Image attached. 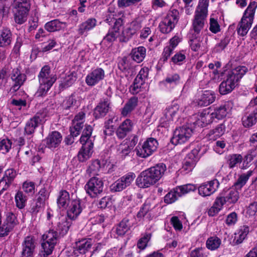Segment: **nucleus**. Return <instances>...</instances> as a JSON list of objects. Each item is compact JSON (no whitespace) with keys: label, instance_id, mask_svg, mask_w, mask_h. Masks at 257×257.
Segmentation results:
<instances>
[{"label":"nucleus","instance_id":"nucleus-1","mask_svg":"<svg viewBox=\"0 0 257 257\" xmlns=\"http://www.w3.org/2000/svg\"><path fill=\"white\" fill-rule=\"evenodd\" d=\"M166 166L159 163L142 172L136 180V185L141 188H147L156 184L164 175Z\"/></svg>","mask_w":257,"mask_h":257},{"label":"nucleus","instance_id":"nucleus-2","mask_svg":"<svg viewBox=\"0 0 257 257\" xmlns=\"http://www.w3.org/2000/svg\"><path fill=\"white\" fill-rule=\"evenodd\" d=\"M248 69L239 66L228 71L226 79L222 81L219 87V93L225 95L231 92L237 84L238 81L247 72Z\"/></svg>","mask_w":257,"mask_h":257},{"label":"nucleus","instance_id":"nucleus-3","mask_svg":"<svg viewBox=\"0 0 257 257\" xmlns=\"http://www.w3.org/2000/svg\"><path fill=\"white\" fill-rule=\"evenodd\" d=\"M92 127L89 125H85L80 139L82 147L78 152L77 157L80 162H85L89 159L93 153L94 139L91 137Z\"/></svg>","mask_w":257,"mask_h":257},{"label":"nucleus","instance_id":"nucleus-4","mask_svg":"<svg viewBox=\"0 0 257 257\" xmlns=\"http://www.w3.org/2000/svg\"><path fill=\"white\" fill-rule=\"evenodd\" d=\"M39 86L36 93L38 97L46 96L57 80L56 75L51 73L50 67H43L38 76Z\"/></svg>","mask_w":257,"mask_h":257},{"label":"nucleus","instance_id":"nucleus-5","mask_svg":"<svg viewBox=\"0 0 257 257\" xmlns=\"http://www.w3.org/2000/svg\"><path fill=\"white\" fill-rule=\"evenodd\" d=\"M256 8L257 2L251 1L238 24L237 32L239 36L243 37L247 34L253 23Z\"/></svg>","mask_w":257,"mask_h":257},{"label":"nucleus","instance_id":"nucleus-6","mask_svg":"<svg viewBox=\"0 0 257 257\" xmlns=\"http://www.w3.org/2000/svg\"><path fill=\"white\" fill-rule=\"evenodd\" d=\"M209 0H199L195 12L191 32L199 35L203 29L208 14Z\"/></svg>","mask_w":257,"mask_h":257},{"label":"nucleus","instance_id":"nucleus-7","mask_svg":"<svg viewBox=\"0 0 257 257\" xmlns=\"http://www.w3.org/2000/svg\"><path fill=\"white\" fill-rule=\"evenodd\" d=\"M179 19V13L176 9L169 11L160 22L159 28L163 34L170 33L174 28Z\"/></svg>","mask_w":257,"mask_h":257},{"label":"nucleus","instance_id":"nucleus-8","mask_svg":"<svg viewBox=\"0 0 257 257\" xmlns=\"http://www.w3.org/2000/svg\"><path fill=\"white\" fill-rule=\"evenodd\" d=\"M206 151L207 148L205 146L197 145L187 155L183 164V169L188 171H191L196 162Z\"/></svg>","mask_w":257,"mask_h":257},{"label":"nucleus","instance_id":"nucleus-9","mask_svg":"<svg viewBox=\"0 0 257 257\" xmlns=\"http://www.w3.org/2000/svg\"><path fill=\"white\" fill-rule=\"evenodd\" d=\"M158 143L157 141L153 138L148 139L142 145H139L135 149L136 154L138 156L146 158L157 150Z\"/></svg>","mask_w":257,"mask_h":257},{"label":"nucleus","instance_id":"nucleus-10","mask_svg":"<svg viewBox=\"0 0 257 257\" xmlns=\"http://www.w3.org/2000/svg\"><path fill=\"white\" fill-rule=\"evenodd\" d=\"M104 183L102 180L96 177L91 178L84 186L86 193L91 197L95 198L103 192Z\"/></svg>","mask_w":257,"mask_h":257},{"label":"nucleus","instance_id":"nucleus-11","mask_svg":"<svg viewBox=\"0 0 257 257\" xmlns=\"http://www.w3.org/2000/svg\"><path fill=\"white\" fill-rule=\"evenodd\" d=\"M192 133V128L188 126L178 127L174 131L171 141L175 145L184 144L189 140Z\"/></svg>","mask_w":257,"mask_h":257},{"label":"nucleus","instance_id":"nucleus-12","mask_svg":"<svg viewBox=\"0 0 257 257\" xmlns=\"http://www.w3.org/2000/svg\"><path fill=\"white\" fill-rule=\"evenodd\" d=\"M36 245L37 241L34 236L25 237L22 243L21 257H34Z\"/></svg>","mask_w":257,"mask_h":257},{"label":"nucleus","instance_id":"nucleus-13","mask_svg":"<svg viewBox=\"0 0 257 257\" xmlns=\"http://www.w3.org/2000/svg\"><path fill=\"white\" fill-rule=\"evenodd\" d=\"M105 77L103 69L97 68L89 72L85 77V83L89 86H93L102 80Z\"/></svg>","mask_w":257,"mask_h":257},{"label":"nucleus","instance_id":"nucleus-14","mask_svg":"<svg viewBox=\"0 0 257 257\" xmlns=\"http://www.w3.org/2000/svg\"><path fill=\"white\" fill-rule=\"evenodd\" d=\"M219 184L217 179L203 183L198 187V193L203 197L210 196L217 190Z\"/></svg>","mask_w":257,"mask_h":257},{"label":"nucleus","instance_id":"nucleus-15","mask_svg":"<svg viewBox=\"0 0 257 257\" xmlns=\"http://www.w3.org/2000/svg\"><path fill=\"white\" fill-rule=\"evenodd\" d=\"M83 209V206L79 198L72 199L67 211L68 217L71 220L76 219L80 214Z\"/></svg>","mask_w":257,"mask_h":257},{"label":"nucleus","instance_id":"nucleus-16","mask_svg":"<svg viewBox=\"0 0 257 257\" xmlns=\"http://www.w3.org/2000/svg\"><path fill=\"white\" fill-rule=\"evenodd\" d=\"M46 116L45 112L37 113L27 122L25 127L26 133L28 135L33 134L38 125L45 120Z\"/></svg>","mask_w":257,"mask_h":257},{"label":"nucleus","instance_id":"nucleus-17","mask_svg":"<svg viewBox=\"0 0 257 257\" xmlns=\"http://www.w3.org/2000/svg\"><path fill=\"white\" fill-rule=\"evenodd\" d=\"M142 27V21L139 18L136 19L128 24L127 27L122 32L124 37L123 41L126 42L132 38L134 35L137 34Z\"/></svg>","mask_w":257,"mask_h":257},{"label":"nucleus","instance_id":"nucleus-18","mask_svg":"<svg viewBox=\"0 0 257 257\" xmlns=\"http://www.w3.org/2000/svg\"><path fill=\"white\" fill-rule=\"evenodd\" d=\"M232 108V104L225 102L223 104L216 106L211 109L215 119H222L229 114Z\"/></svg>","mask_w":257,"mask_h":257},{"label":"nucleus","instance_id":"nucleus-19","mask_svg":"<svg viewBox=\"0 0 257 257\" xmlns=\"http://www.w3.org/2000/svg\"><path fill=\"white\" fill-rule=\"evenodd\" d=\"M123 22L122 19H118L116 21L113 26L110 28L106 35L104 37L103 40L108 42L114 41L120 35V29L122 26Z\"/></svg>","mask_w":257,"mask_h":257},{"label":"nucleus","instance_id":"nucleus-20","mask_svg":"<svg viewBox=\"0 0 257 257\" xmlns=\"http://www.w3.org/2000/svg\"><path fill=\"white\" fill-rule=\"evenodd\" d=\"M92 244L91 238H82L75 242L73 246V253L76 256L80 254H85L90 249Z\"/></svg>","mask_w":257,"mask_h":257},{"label":"nucleus","instance_id":"nucleus-21","mask_svg":"<svg viewBox=\"0 0 257 257\" xmlns=\"http://www.w3.org/2000/svg\"><path fill=\"white\" fill-rule=\"evenodd\" d=\"M80 105V100L78 97L74 94H72L66 97L63 101L61 106L64 110L74 111Z\"/></svg>","mask_w":257,"mask_h":257},{"label":"nucleus","instance_id":"nucleus-22","mask_svg":"<svg viewBox=\"0 0 257 257\" xmlns=\"http://www.w3.org/2000/svg\"><path fill=\"white\" fill-rule=\"evenodd\" d=\"M11 78L14 82L12 89L14 91H16L23 84L26 79V76L21 72L19 67H17L13 69L11 73Z\"/></svg>","mask_w":257,"mask_h":257},{"label":"nucleus","instance_id":"nucleus-23","mask_svg":"<svg viewBox=\"0 0 257 257\" xmlns=\"http://www.w3.org/2000/svg\"><path fill=\"white\" fill-rule=\"evenodd\" d=\"M110 102L107 98L102 99L94 110L93 115L96 118L104 116L110 108Z\"/></svg>","mask_w":257,"mask_h":257},{"label":"nucleus","instance_id":"nucleus-24","mask_svg":"<svg viewBox=\"0 0 257 257\" xmlns=\"http://www.w3.org/2000/svg\"><path fill=\"white\" fill-rule=\"evenodd\" d=\"M134 123L130 119H126L122 122L117 128L116 134L117 138L120 139L124 138L126 135L132 131Z\"/></svg>","mask_w":257,"mask_h":257},{"label":"nucleus","instance_id":"nucleus-25","mask_svg":"<svg viewBox=\"0 0 257 257\" xmlns=\"http://www.w3.org/2000/svg\"><path fill=\"white\" fill-rule=\"evenodd\" d=\"M183 107H180L179 104L174 103L165 110L164 115L167 121H172L175 116H179L184 111Z\"/></svg>","mask_w":257,"mask_h":257},{"label":"nucleus","instance_id":"nucleus-26","mask_svg":"<svg viewBox=\"0 0 257 257\" xmlns=\"http://www.w3.org/2000/svg\"><path fill=\"white\" fill-rule=\"evenodd\" d=\"M62 139V137L60 133L57 131L53 132L46 138V146L50 149H55L59 146Z\"/></svg>","mask_w":257,"mask_h":257},{"label":"nucleus","instance_id":"nucleus-27","mask_svg":"<svg viewBox=\"0 0 257 257\" xmlns=\"http://www.w3.org/2000/svg\"><path fill=\"white\" fill-rule=\"evenodd\" d=\"M97 21L94 18H89L78 26L77 32L79 35L86 37L87 32L96 26Z\"/></svg>","mask_w":257,"mask_h":257},{"label":"nucleus","instance_id":"nucleus-28","mask_svg":"<svg viewBox=\"0 0 257 257\" xmlns=\"http://www.w3.org/2000/svg\"><path fill=\"white\" fill-rule=\"evenodd\" d=\"M226 131L225 122L217 125L214 128L210 130L207 135L210 140L215 141L222 136Z\"/></svg>","mask_w":257,"mask_h":257},{"label":"nucleus","instance_id":"nucleus-29","mask_svg":"<svg viewBox=\"0 0 257 257\" xmlns=\"http://www.w3.org/2000/svg\"><path fill=\"white\" fill-rule=\"evenodd\" d=\"M213 114V113L212 110L209 111L207 110H204L200 113L197 121V123L202 127L205 126L210 124L215 119Z\"/></svg>","mask_w":257,"mask_h":257},{"label":"nucleus","instance_id":"nucleus-30","mask_svg":"<svg viewBox=\"0 0 257 257\" xmlns=\"http://www.w3.org/2000/svg\"><path fill=\"white\" fill-rule=\"evenodd\" d=\"M215 99V94L209 90L204 91L197 100L198 105L202 107L206 106L213 103Z\"/></svg>","mask_w":257,"mask_h":257},{"label":"nucleus","instance_id":"nucleus-31","mask_svg":"<svg viewBox=\"0 0 257 257\" xmlns=\"http://www.w3.org/2000/svg\"><path fill=\"white\" fill-rule=\"evenodd\" d=\"M67 26L66 22L60 21L58 19H55L47 22L45 25V29L48 32H53L65 29Z\"/></svg>","mask_w":257,"mask_h":257},{"label":"nucleus","instance_id":"nucleus-32","mask_svg":"<svg viewBox=\"0 0 257 257\" xmlns=\"http://www.w3.org/2000/svg\"><path fill=\"white\" fill-rule=\"evenodd\" d=\"M106 163V161H100L99 160H95L92 162L86 170L87 173L89 176L97 175L99 171L104 167Z\"/></svg>","mask_w":257,"mask_h":257},{"label":"nucleus","instance_id":"nucleus-33","mask_svg":"<svg viewBox=\"0 0 257 257\" xmlns=\"http://www.w3.org/2000/svg\"><path fill=\"white\" fill-rule=\"evenodd\" d=\"M146 55V49L143 46H140L132 49L131 56L133 60L137 63L143 61Z\"/></svg>","mask_w":257,"mask_h":257},{"label":"nucleus","instance_id":"nucleus-34","mask_svg":"<svg viewBox=\"0 0 257 257\" xmlns=\"http://www.w3.org/2000/svg\"><path fill=\"white\" fill-rule=\"evenodd\" d=\"M12 40V33L8 29H3L0 33V47H6L9 46Z\"/></svg>","mask_w":257,"mask_h":257},{"label":"nucleus","instance_id":"nucleus-35","mask_svg":"<svg viewBox=\"0 0 257 257\" xmlns=\"http://www.w3.org/2000/svg\"><path fill=\"white\" fill-rule=\"evenodd\" d=\"M249 231V227L247 225L241 226L238 230L237 233L235 234V236L233 240L234 245H237L241 243L245 238Z\"/></svg>","mask_w":257,"mask_h":257},{"label":"nucleus","instance_id":"nucleus-36","mask_svg":"<svg viewBox=\"0 0 257 257\" xmlns=\"http://www.w3.org/2000/svg\"><path fill=\"white\" fill-rule=\"evenodd\" d=\"M71 224V221L67 220L66 217H62L58 222L57 230L60 235H64L68 232Z\"/></svg>","mask_w":257,"mask_h":257},{"label":"nucleus","instance_id":"nucleus-37","mask_svg":"<svg viewBox=\"0 0 257 257\" xmlns=\"http://www.w3.org/2000/svg\"><path fill=\"white\" fill-rule=\"evenodd\" d=\"M242 121L245 127H250L254 124L257 121V108L254 109L250 113L243 116Z\"/></svg>","mask_w":257,"mask_h":257},{"label":"nucleus","instance_id":"nucleus-38","mask_svg":"<svg viewBox=\"0 0 257 257\" xmlns=\"http://www.w3.org/2000/svg\"><path fill=\"white\" fill-rule=\"evenodd\" d=\"M56 244L43 240L41 243L42 250L40 252L41 257H47L52 253Z\"/></svg>","mask_w":257,"mask_h":257},{"label":"nucleus","instance_id":"nucleus-39","mask_svg":"<svg viewBox=\"0 0 257 257\" xmlns=\"http://www.w3.org/2000/svg\"><path fill=\"white\" fill-rule=\"evenodd\" d=\"M69 201V193L66 190L60 191L57 200L58 206L60 208H66Z\"/></svg>","mask_w":257,"mask_h":257},{"label":"nucleus","instance_id":"nucleus-40","mask_svg":"<svg viewBox=\"0 0 257 257\" xmlns=\"http://www.w3.org/2000/svg\"><path fill=\"white\" fill-rule=\"evenodd\" d=\"M138 99L136 97L131 98L125 104L121 110V114L123 116H126L129 113L133 111L138 105Z\"/></svg>","mask_w":257,"mask_h":257},{"label":"nucleus","instance_id":"nucleus-41","mask_svg":"<svg viewBox=\"0 0 257 257\" xmlns=\"http://www.w3.org/2000/svg\"><path fill=\"white\" fill-rule=\"evenodd\" d=\"M253 173V171L249 170L246 173H244L240 175L238 177V179L234 183V186L237 189H241L249 179V177H251Z\"/></svg>","mask_w":257,"mask_h":257},{"label":"nucleus","instance_id":"nucleus-42","mask_svg":"<svg viewBox=\"0 0 257 257\" xmlns=\"http://www.w3.org/2000/svg\"><path fill=\"white\" fill-rule=\"evenodd\" d=\"M147 87V84L145 81L135 79L133 84L131 86L130 91L133 94H137L146 90Z\"/></svg>","mask_w":257,"mask_h":257},{"label":"nucleus","instance_id":"nucleus-43","mask_svg":"<svg viewBox=\"0 0 257 257\" xmlns=\"http://www.w3.org/2000/svg\"><path fill=\"white\" fill-rule=\"evenodd\" d=\"M29 11L14 10L15 22L19 25L24 23L27 20Z\"/></svg>","mask_w":257,"mask_h":257},{"label":"nucleus","instance_id":"nucleus-44","mask_svg":"<svg viewBox=\"0 0 257 257\" xmlns=\"http://www.w3.org/2000/svg\"><path fill=\"white\" fill-rule=\"evenodd\" d=\"M30 7V0H14L13 3L14 10L29 11Z\"/></svg>","mask_w":257,"mask_h":257},{"label":"nucleus","instance_id":"nucleus-45","mask_svg":"<svg viewBox=\"0 0 257 257\" xmlns=\"http://www.w3.org/2000/svg\"><path fill=\"white\" fill-rule=\"evenodd\" d=\"M130 227L128 219L124 218L116 227V233L119 236H122L130 229Z\"/></svg>","mask_w":257,"mask_h":257},{"label":"nucleus","instance_id":"nucleus-46","mask_svg":"<svg viewBox=\"0 0 257 257\" xmlns=\"http://www.w3.org/2000/svg\"><path fill=\"white\" fill-rule=\"evenodd\" d=\"M176 192L180 197L196 190V187L192 184H188L176 187Z\"/></svg>","mask_w":257,"mask_h":257},{"label":"nucleus","instance_id":"nucleus-47","mask_svg":"<svg viewBox=\"0 0 257 257\" xmlns=\"http://www.w3.org/2000/svg\"><path fill=\"white\" fill-rule=\"evenodd\" d=\"M221 243V239L217 236H214L207 239L206 244L207 248L213 250L217 249L220 246Z\"/></svg>","mask_w":257,"mask_h":257},{"label":"nucleus","instance_id":"nucleus-48","mask_svg":"<svg viewBox=\"0 0 257 257\" xmlns=\"http://www.w3.org/2000/svg\"><path fill=\"white\" fill-rule=\"evenodd\" d=\"M132 149L127 142L123 141L118 146L117 151L118 154L123 159L130 154Z\"/></svg>","mask_w":257,"mask_h":257},{"label":"nucleus","instance_id":"nucleus-49","mask_svg":"<svg viewBox=\"0 0 257 257\" xmlns=\"http://www.w3.org/2000/svg\"><path fill=\"white\" fill-rule=\"evenodd\" d=\"M113 119V116H109L104 122L103 133L105 136H111L114 132Z\"/></svg>","mask_w":257,"mask_h":257},{"label":"nucleus","instance_id":"nucleus-50","mask_svg":"<svg viewBox=\"0 0 257 257\" xmlns=\"http://www.w3.org/2000/svg\"><path fill=\"white\" fill-rule=\"evenodd\" d=\"M42 239L44 241L54 243L56 244L58 240L57 232L53 229H50L43 235Z\"/></svg>","mask_w":257,"mask_h":257},{"label":"nucleus","instance_id":"nucleus-51","mask_svg":"<svg viewBox=\"0 0 257 257\" xmlns=\"http://www.w3.org/2000/svg\"><path fill=\"white\" fill-rule=\"evenodd\" d=\"M76 78L72 74L66 76L59 84L60 90H63L71 86L76 81Z\"/></svg>","mask_w":257,"mask_h":257},{"label":"nucleus","instance_id":"nucleus-52","mask_svg":"<svg viewBox=\"0 0 257 257\" xmlns=\"http://www.w3.org/2000/svg\"><path fill=\"white\" fill-rule=\"evenodd\" d=\"M152 237L151 233H145L138 240L137 247L140 250H144L148 246V242Z\"/></svg>","mask_w":257,"mask_h":257},{"label":"nucleus","instance_id":"nucleus-53","mask_svg":"<svg viewBox=\"0 0 257 257\" xmlns=\"http://www.w3.org/2000/svg\"><path fill=\"white\" fill-rule=\"evenodd\" d=\"M118 68L122 72H126L133 68L131 61L126 57L122 58L118 63Z\"/></svg>","mask_w":257,"mask_h":257},{"label":"nucleus","instance_id":"nucleus-54","mask_svg":"<svg viewBox=\"0 0 257 257\" xmlns=\"http://www.w3.org/2000/svg\"><path fill=\"white\" fill-rule=\"evenodd\" d=\"M190 38V47L191 49L194 51H198L201 48L203 43L200 41V39H198L197 35L194 33L191 34Z\"/></svg>","mask_w":257,"mask_h":257},{"label":"nucleus","instance_id":"nucleus-55","mask_svg":"<svg viewBox=\"0 0 257 257\" xmlns=\"http://www.w3.org/2000/svg\"><path fill=\"white\" fill-rule=\"evenodd\" d=\"M16 206L19 209H23L26 205L27 197L22 191H18L15 197Z\"/></svg>","mask_w":257,"mask_h":257},{"label":"nucleus","instance_id":"nucleus-56","mask_svg":"<svg viewBox=\"0 0 257 257\" xmlns=\"http://www.w3.org/2000/svg\"><path fill=\"white\" fill-rule=\"evenodd\" d=\"M225 196L228 203L234 204L238 201L239 194V192L235 189H231L228 191Z\"/></svg>","mask_w":257,"mask_h":257},{"label":"nucleus","instance_id":"nucleus-57","mask_svg":"<svg viewBox=\"0 0 257 257\" xmlns=\"http://www.w3.org/2000/svg\"><path fill=\"white\" fill-rule=\"evenodd\" d=\"M242 161V156L240 154H232L228 156L227 163L229 167L233 168Z\"/></svg>","mask_w":257,"mask_h":257},{"label":"nucleus","instance_id":"nucleus-58","mask_svg":"<svg viewBox=\"0 0 257 257\" xmlns=\"http://www.w3.org/2000/svg\"><path fill=\"white\" fill-rule=\"evenodd\" d=\"M109 13L107 15L105 21L108 23L109 25L114 23L118 19H121V16L122 15L121 12H115L114 11H110V9H108Z\"/></svg>","mask_w":257,"mask_h":257},{"label":"nucleus","instance_id":"nucleus-59","mask_svg":"<svg viewBox=\"0 0 257 257\" xmlns=\"http://www.w3.org/2000/svg\"><path fill=\"white\" fill-rule=\"evenodd\" d=\"M5 222L14 228L19 223V221L17 218L16 214L12 211H9L7 213L6 219Z\"/></svg>","mask_w":257,"mask_h":257},{"label":"nucleus","instance_id":"nucleus-60","mask_svg":"<svg viewBox=\"0 0 257 257\" xmlns=\"http://www.w3.org/2000/svg\"><path fill=\"white\" fill-rule=\"evenodd\" d=\"M83 123L72 120V126L70 127L71 134L73 137H77L83 126Z\"/></svg>","mask_w":257,"mask_h":257},{"label":"nucleus","instance_id":"nucleus-61","mask_svg":"<svg viewBox=\"0 0 257 257\" xmlns=\"http://www.w3.org/2000/svg\"><path fill=\"white\" fill-rule=\"evenodd\" d=\"M180 196L178 195L176 188L168 193L164 197V202L167 204H171L176 201Z\"/></svg>","mask_w":257,"mask_h":257},{"label":"nucleus","instance_id":"nucleus-62","mask_svg":"<svg viewBox=\"0 0 257 257\" xmlns=\"http://www.w3.org/2000/svg\"><path fill=\"white\" fill-rule=\"evenodd\" d=\"M12 143L8 139H4L0 141V152L6 154L11 149Z\"/></svg>","mask_w":257,"mask_h":257},{"label":"nucleus","instance_id":"nucleus-63","mask_svg":"<svg viewBox=\"0 0 257 257\" xmlns=\"http://www.w3.org/2000/svg\"><path fill=\"white\" fill-rule=\"evenodd\" d=\"M124 185L123 182L119 178L110 185V189L111 192H120L126 188Z\"/></svg>","mask_w":257,"mask_h":257},{"label":"nucleus","instance_id":"nucleus-64","mask_svg":"<svg viewBox=\"0 0 257 257\" xmlns=\"http://www.w3.org/2000/svg\"><path fill=\"white\" fill-rule=\"evenodd\" d=\"M136 176L133 172H128L125 175H123L120 179L123 182L124 184L126 187L130 186L132 183L134 181Z\"/></svg>","mask_w":257,"mask_h":257}]
</instances>
